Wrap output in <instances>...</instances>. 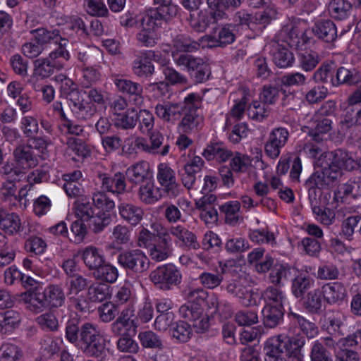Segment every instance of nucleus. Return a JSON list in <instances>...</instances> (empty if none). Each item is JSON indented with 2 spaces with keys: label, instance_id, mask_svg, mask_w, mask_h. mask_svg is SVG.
I'll list each match as a JSON object with an SVG mask.
<instances>
[{
  "label": "nucleus",
  "instance_id": "f257e3e1",
  "mask_svg": "<svg viewBox=\"0 0 361 361\" xmlns=\"http://www.w3.org/2000/svg\"><path fill=\"white\" fill-rule=\"evenodd\" d=\"M305 339L298 336L279 335L269 338L265 343L266 361H303L301 348Z\"/></svg>",
  "mask_w": 361,
  "mask_h": 361
},
{
  "label": "nucleus",
  "instance_id": "f03ea898",
  "mask_svg": "<svg viewBox=\"0 0 361 361\" xmlns=\"http://www.w3.org/2000/svg\"><path fill=\"white\" fill-rule=\"evenodd\" d=\"M318 164L326 175L334 182L341 176L343 169L352 171L358 168L360 164L352 153L338 149L334 153L325 154L319 159Z\"/></svg>",
  "mask_w": 361,
  "mask_h": 361
},
{
  "label": "nucleus",
  "instance_id": "7ed1b4c3",
  "mask_svg": "<svg viewBox=\"0 0 361 361\" xmlns=\"http://www.w3.org/2000/svg\"><path fill=\"white\" fill-rule=\"evenodd\" d=\"M65 300L66 295L61 286L50 284L44 290H37L30 295L29 307L32 311L41 312L47 307L63 306Z\"/></svg>",
  "mask_w": 361,
  "mask_h": 361
},
{
  "label": "nucleus",
  "instance_id": "20e7f679",
  "mask_svg": "<svg viewBox=\"0 0 361 361\" xmlns=\"http://www.w3.org/2000/svg\"><path fill=\"white\" fill-rule=\"evenodd\" d=\"M80 338L85 345L84 351L87 355L104 361L107 350L103 343L101 331L96 324H83L80 328Z\"/></svg>",
  "mask_w": 361,
  "mask_h": 361
},
{
  "label": "nucleus",
  "instance_id": "39448f33",
  "mask_svg": "<svg viewBox=\"0 0 361 361\" xmlns=\"http://www.w3.org/2000/svg\"><path fill=\"white\" fill-rule=\"evenodd\" d=\"M149 279L153 284L162 290H170L179 285L182 275L178 268L172 264H167L157 267L149 274Z\"/></svg>",
  "mask_w": 361,
  "mask_h": 361
},
{
  "label": "nucleus",
  "instance_id": "423d86ee",
  "mask_svg": "<svg viewBox=\"0 0 361 361\" xmlns=\"http://www.w3.org/2000/svg\"><path fill=\"white\" fill-rule=\"evenodd\" d=\"M66 99L71 111L78 119H90L97 111V106L84 97L82 91L73 90L67 93Z\"/></svg>",
  "mask_w": 361,
  "mask_h": 361
},
{
  "label": "nucleus",
  "instance_id": "0eeeda50",
  "mask_svg": "<svg viewBox=\"0 0 361 361\" xmlns=\"http://www.w3.org/2000/svg\"><path fill=\"white\" fill-rule=\"evenodd\" d=\"M118 264L124 269L135 274H142L149 267V260L143 251L139 249L121 252L117 257Z\"/></svg>",
  "mask_w": 361,
  "mask_h": 361
},
{
  "label": "nucleus",
  "instance_id": "6e6552de",
  "mask_svg": "<svg viewBox=\"0 0 361 361\" xmlns=\"http://www.w3.org/2000/svg\"><path fill=\"white\" fill-rule=\"evenodd\" d=\"M157 179L164 194L169 198H176L183 191L176 180L175 171L168 164L161 163L158 165Z\"/></svg>",
  "mask_w": 361,
  "mask_h": 361
},
{
  "label": "nucleus",
  "instance_id": "1a4fd4ad",
  "mask_svg": "<svg viewBox=\"0 0 361 361\" xmlns=\"http://www.w3.org/2000/svg\"><path fill=\"white\" fill-rule=\"evenodd\" d=\"M179 314L192 323L197 333L205 331L209 326V318L204 312L201 305L186 302L179 308Z\"/></svg>",
  "mask_w": 361,
  "mask_h": 361
},
{
  "label": "nucleus",
  "instance_id": "9d476101",
  "mask_svg": "<svg viewBox=\"0 0 361 361\" xmlns=\"http://www.w3.org/2000/svg\"><path fill=\"white\" fill-rule=\"evenodd\" d=\"M334 181L326 175L322 169L314 173L306 181L305 186L308 190V198L311 208L318 206L317 196L319 189L329 186Z\"/></svg>",
  "mask_w": 361,
  "mask_h": 361
},
{
  "label": "nucleus",
  "instance_id": "9b49d317",
  "mask_svg": "<svg viewBox=\"0 0 361 361\" xmlns=\"http://www.w3.org/2000/svg\"><path fill=\"white\" fill-rule=\"evenodd\" d=\"M288 137L289 133L286 128L282 127L274 128L270 132L264 146L266 154L271 159L277 158L281 153V149L287 143Z\"/></svg>",
  "mask_w": 361,
  "mask_h": 361
},
{
  "label": "nucleus",
  "instance_id": "f8f14e48",
  "mask_svg": "<svg viewBox=\"0 0 361 361\" xmlns=\"http://www.w3.org/2000/svg\"><path fill=\"white\" fill-rule=\"evenodd\" d=\"M114 83L119 92L132 97L133 104L140 107L143 104L142 86L136 82L122 78L119 75L114 76Z\"/></svg>",
  "mask_w": 361,
  "mask_h": 361
},
{
  "label": "nucleus",
  "instance_id": "ddd939ff",
  "mask_svg": "<svg viewBox=\"0 0 361 361\" xmlns=\"http://www.w3.org/2000/svg\"><path fill=\"white\" fill-rule=\"evenodd\" d=\"M250 97V92L245 88H240L231 93L229 98L233 101V104L226 115L227 124H231L232 119L238 121L243 118Z\"/></svg>",
  "mask_w": 361,
  "mask_h": 361
},
{
  "label": "nucleus",
  "instance_id": "4468645a",
  "mask_svg": "<svg viewBox=\"0 0 361 361\" xmlns=\"http://www.w3.org/2000/svg\"><path fill=\"white\" fill-rule=\"evenodd\" d=\"M302 33L303 29L299 22H289L281 29L273 41L287 47H295L298 45Z\"/></svg>",
  "mask_w": 361,
  "mask_h": 361
},
{
  "label": "nucleus",
  "instance_id": "2eb2a0df",
  "mask_svg": "<svg viewBox=\"0 0 361 361\" xmlns=\"http://www.w3.org/2000/svg\"><path fill=\"white\" fill-rule=\"evenodd\" d=\"M178 6L169 4L160 6L156 10L151 11L144 17V22L149 26H160L162 21L168 22L176 16Z\"/></svg>",
  "mask_w": 361,
  "mask_h": 361
},
{
  "label": "nucleus",
  "instance_id": "dca6fc26",
  "mask_svg": "<svg viewBox=\"0 0 361 361\" xmlns=\"http://www.w3.org/2000/svg\"><path fill=\"white\" fill-rule=\"evenodd\" d=\"M346 317L340 311L329 310L326 311L320 319L322 327L330 334L341 336V328L344 325Z\"/></svg>",
  "mask_w": 361,
  "mask_h": 361
},
{
  "label": "nucleus",
  "instance_id": "f3484780",
  "mask_svg": "<svg viewBox=\"0 0 361 361\" xmlns=\"http://www.w3.org/2000/svg\"><path fill=\"white\" fill-rule=\"evenodd\" d=\"M183 111V104L178 102H164L155 106L156 115L164 121L172 123L179 120Z\"/></svg>",
  "mask_w": 361,
  "mask_h": 361
},
{
  "label": "nucleus",
  "instance_id": "a211bd4d",
  "mask_svg": "<svg viewBox=\"0 0 361 361\" xmlns=\"http://www.w3.org/2000/svg\"><path fill=\"white\" fill-rule=\"evenodd\" d=\"M152 57H155L154 51L140 52L132 64L133 73L140 78L152 75L154 71V66L150 61Z\"/></svg>",
  "mask_w": 361,
  "mask_h": 361
},
{
  "label": "nucleus",
  "instance_id": "6ab92c4d",
  "mask_svg": "<svg viewBox=\"0 0 361 361\" xmlns=\"http://www.w3.org/2000/svg\"><path fill=\"white\" fill-rule=\"evenodd\" d=\"M13 156L16 164L22 169L24 172L26 169L34 168L38 164L37 158L33 154L32 147L29 145L18 146L13 150Z\"/></svg>",
  "mask_w": 361,
  "mask_h": 361
},
{
  "label": "nucleus",
  "instance_id": "aec40b11",
  "mask_svg": "<svg viewBox=\"0 0 361 361\" xmlns=\"http://www.w3.org/2000/svg\"><path fill=\"white\" fill-rule=\"evenodd\" d=\"M118 210L120 217L133 226L142 221L145 214L141 207L128 202H121L118 205Z\"/></svg>",
  "mask_w": 361,
  "mask_h": 361
},
{
  "label": "nucleus",
  "instance_id": "412c9836",
  "mask_svg": "<svg viewBox=\"0 0 361 361\" xmlns=\"http://www.w3.org/2000/svg\"><path fill=\"white\" fill-rule=\"evenodd\" d=\"M271 52L274 64L281 68L291 67L295 61L293 54L283 44L271 41Z\"/></svg>",
  "mask_w": 361,
  "mask_h": 361
},
{
  "label": "nucleus",
  "instance_id": "4be33fe9",
  "mask_svg": "<svg viewBox=\"0 0 361 361\" xmlns=\"http://www.w3.org/2000/svg\"><path fill=\"white\" fill-rule=\"evenodd\" d=\"M322 293L325 301L330 305L339 304L347 295V290L341 282L328 283L322 288Z\"/></svg>",
  "mask_w": 361,
  "mask_h": 361
},
{
  "label": "nucleus",
  "instance_id": "5701e85b",
  "mask_svg": "<svg viewBox=\"0 0 361 361\" xmlns=\"http://www.w3.org/2000/svg\"><path fill=\"white\" fill-rule=\"evenodd\" d=\"M81 257L86 267L93 271L106 261L102 251L94 246H87L84 248Z\"/></svg>",
  "mask_w": 361,
  "mask_h": 361
},
{
  "label": "nucleus",
  "instance_id": "b1692460",
  "mask_svg": "<svg viewBox=\"0 0 361 361\" xmlns=\"http://www.w3.org/2000/svg\"><path fill=\"white\" fill-rule=\"evenodd\" d=\"M308 135L315 140H322V135L329 133L332 130L333 122L329 117L313 115Z\"/></svg>",
  "mask_w": 361,
  "mask_h": 361
},
{
  "label": "nucleus",
  "instance_id": "393cba45",
  "mask_svg": "<svg viewBox=\"0 0 361 361\" xmlns=\"http://www.w3.org/2000/svg\"><path fill=\"white\" fill-rule=\"evenodd\" d=\"M312 31L316 36L326 42H331L337 37L336 25L331 20L317 22L312 28Z\"/></svg>",
  "mask_w": 361,
  "mask_h": 361
},
{
  "label": "nucleus",
  "instance_id": "a878e982",
  "mask_svg": "<svg viewBox=\"0 0 361 361\" xmlns=\"http://www.w3.org/2000/svg\"><path fill=\"white\" fill-rule=\"evenodd\" d=\"M102 180V188L113 193L121 194L125 191L126 183L124 175L121 173H116L113 177L106 174L100 176Z\"/></svg>",
  "mask_w": 361,
  "mask_h": 361
},
{
  "label": "nucleus",
  "instance_id": "bb28decb",
  "mask_svg": "<svg viewBox=\"0 0 361 361\" xmlns=\"http://www.w3.org/2000/svg\"><path fill=\"white\" fill-rule=\"evenodd\" d=\"M111 295L109 285L100 281L90 283L87 291V297L92 302H102L110 298Z\"/></svg>",
  "mask_w": 361,
  "mask_h": 361
},
{
  "label": "nucleus",
  "instance_id": "cd10ccee",
  "mask_svg": "<svg viewBox=\"0 0 361 361\" xmlns=\"http://www.w3.org/2000/svg\"><path fill=\"white\" fill-rule=\"evenodd\" d=\"M138 195L141 202L145 204H154L165 196L162 190L151 181L140 187Z\"/></svg>",
  "mask_w": 361,
  "mask_h": 361
},
{
  "label": "nucleus",
  "instance_id": "c85d7f7f",
  "mask_svg": "<svg viewBox=\"0 0 361 361\" xmlns=\"http://www.w3.org/2000/svg\"><path fill=\"white\" fill-rule=\"evenodd\" d=\"M67 44L68 40L63 38L58 42V47L52 51L47 57L57 70L63 68L66 62L70 59L69 52L66 49Z\"/></svg>",
  "mask_w": 361,
  "mask_h": 361
},
{
  "label": "nucleus",
  "instance_id": "c756f323",
  "mask_svg": "<svg viewBox=\"0 0 361 361\" xmlns=\"http://www.w3.org/2000/svg\"><path fill=\"white\" fill-rule=\"evenodd\" d=\"M137 111L135 108H130L126 111L117 114L114 118V126L122 130L133 129L138 121Z\"/></svg>",
  "mask_w": 361,
  "mask_h": 361
},
{
  "label": "nucleus",
  "instance_id": "7c9ffc66",
  "mask_svg": "<svg viewBox=\"0 0 361 361\" xmlns=\"http://www.w3.org/2000/svg\"><path fill=\"white\" fill-rule=\"evenodd\" d=\"M118 269L106 261L97 270L93 271L94 278L106 283H114L118 277Z\"/></svg>",
  "mask_w": 361,
  "mask_h": 361
},
{
  "label": "nucleus",
  "instance_id": "2f4dec72",
  "mask_svg": "<svg viewBox=\"0 0 361 361\" xmlns=\"http://www.w3.org/2000/svg\"><path fill=\"white\" fill-rule=\"evenodd\" d=\"M219 209L225 216L226 222L235 225L242 220L240 216V203L238 201H228L220 206Z\"/></svg>",
  "mask_w": 361,
  "mask_h": 361
},
{
  "label": "nucleus",
  "instance_id": "473e14b6",
  "mask_svg": "<svg viewBox=\"0 0 361 361\" xmlns=\"http://www.w3.org/2000/svg\"><path fill=\"white\" fill-rule=\"evenodd\" d=\"M361 81V75L359 72L350 71L344 67H340L336 71V78H331L333 85L348 84L350 85H356Z\"/></svg>",
  "mask_w": 361,
  "mask_h": 361
},
{
  "label": "nucleus",
  "instance_id": "72a5a7b5",
  "mask_svg": "<svg viewBox=\"0 0 361 361\" xmlns=\"http://www.w3.org/2000/svg\"><path fill=\"white\" fill-rule=\"evenodd\" d=\"M352 4L348 0H331L328 11L333 18L341 20L349 16Z\"/></svg>",
  "mask_w": 361,
  "mask_h": 361
},
{
  "label": "nucleus",
  "instance_id": "f704fd0d",
  "mask_svg": "<svg viewBox=\"0 0 361 361\" xmlns=\"http://www.w3.org/2000/svg\"><path fill=\"white\" fill-rule=\"evenodd\" d=\"M212 18V16H210L206 11L200 10L190 13L188 21L194 31L203 32L209 27Z\"/></svg>",
  "mask_w": 361,
  "mask_h": 361
},
{
  "label": "nucleus",
  "instance_id": "c9c22d12",
  "mask_svg": "<svg viewBox=\"0 0 361 361\" xmlns=\"http://www.w3.org/2000/svg\"><path fill=\"white\" fill-rule=\"evenodd\" d=\"M262 312L264 325L269 328H274L280 323L283 318V307L265 305Z\"/></svg>",
  "mask_w": 361,
  "mask_h": 361
},
{
  "label": "nucleus",
  "instance_id": "e433bc0d",
  "mask_svg": "<svg viewBox=\"0 0 361 361\" xmlns=\"http://www.w3.org/2000/svg\"><path fill=\"white\" fill-rule=\"evenodd\" d=\"M74 214L78 219L87 222L95 213L92 203L84 197L78 198L73 204Z\"/></svg>",
  "mask_w": 361,
  "mask_h": 361
},
{
  "label": "nucleus",
  "instance_id": "4c0bfd02",
  "mask_svg": "<svg viewBox=\"0 0 361 361\" xmlns=\"http://www.w3.org/2000/svg\"><path fill=\"white\" fill-rule=\"evenodd\" d=\"M20 322L19 312L11 310L0 313V333L6 334L16 328Z\"/></svg>",
  "mask_w": 361,
  "mask_h": 361
},
{
  "label": "nucleus",
  "instance_id": "58836bf2",
  "mask_svg": "<svg viewBox=\"0 0 361 361\" xmlns=\"http://www.w3.org/2000/svg\"><path fill=\"white\" fill-rule=\"evenodd\" d=\"M0 228L10 235L19 233L22 230V224L19 215L15 212H8L0 223Z\"/></svg>",
  "mask_w": 361,
  "mask_h": 361
},
{
  "label": "nucleus",
  "instance_id": "ea45409f",
  "mask_svg": "<svg viewBox=\"0 0 361 361\" xmlns=\"http://www.w3.org/2000/svg\"><path fill=\"white\" fill-rule=\"evenodd\" d=\"M90 283V281L78 274L68 277L66 281L68 295H78L80 292L87 289Z\"/></svg>",
  "mask_w": 361,
  "mask_h": 361
},
{
  "label": "nucleus",
  "instance_id": "a19ab883",
  "mask_svg": "<svg viewBox=\"0 0 361 361\" xmlns=\"http://www.w3.org/2000/svg\"><path fill=\"white\" fill-rule=\"evenodd\" d=\"M143 28L137 34V40L143 47H152L157 44L159 36L154 30L155 26H149L142 20Z\"/></svg>",
  "mask_w": 361,
  "mask_h": 361
},
{
  "label": "nucleus",
  "instance_id": "79ce46f5",
  "mask_svg": "<svg viewBox=\"0 0 361 361\" xmlns=\"http://www.w3.org/2000/svg\"><path fill=\"white\" fill-rule=\"evenodd\" d=\"M203 123V118L194 109L188 111L181 121V126L185 133L197 131Z\"/></svg>",
  "mask_w": 361,
  "mask_h": 361
},
{
  "label": "nucleus",
  "instance_id": "37998d69",
  "mask_svg": "<svg viewBox=\"0 0 361 361\" xmlns=\"http://www.w3.org/2000/svg\"><path fill=\"white\" fill-rule=\"evenodd\" d=\"M290 317L299 326L300 330L307 338H313L318 335L319 329L314 323L307 320L305 317L297 313L291 312L290 313Z\"/></svg>",
  "mask_w": 361,
  "mask_h": 361
},
{
  "label": "nucleus",
  "instance_id": "c03bdc74",
  "mask_svg": "<svg viewBox=\"0 0 361 361\" xmlns=\"http://www.w3.org/2000/svg\"><path fill=\"white\" fill-rule=\"evenodd\" d=\"M149 171V164L147 162L139 161L126 171V175L130 182L138 183L144 180L147 177Z\"/></svg>",
  "mask_w": 361,
  "mask_h": 361
},
{
  "label": "nucleus",
  "instance_id": "a18cd8bd",
  "mask_svg": "<svg viewBox=\"0 0 361 361\" xmlns=\"http://www.w3.org/2000/svg\"><path fill=\"white\" fill-rule=\"evenodd\" d=\"M23 357L22 349L16 344L6 343L0 348V361H20Z\"/></svg>",
  "mask_w": 361,
  "mask_h": 361
},
{
  "label": "nucleus",
  "instance_id": "49530a36",
  "mask_svg": "<svg viewBox=\"0 0 361 361\" xmlns=\"http://www.w3.org/2000/svg\"><path fill=\"white\" fill-rule=\"evenodd\" d=\"M249 117L257 121H262L266 119L269 114L270 109L267 104L258 100L253 101L247 109Z\"/></svg>",
  "mask_w": 361,
  "mask_h": 361
},
{
  "label": "nucleus",
  "instance_id": "de8ad7c7",
  "mask_svg": "<svg viewBox=\"0 0 361 361\" xmlns=\"http://www.w3.org/2000/svg\"><path fill=\"white\" fill-rule=\"evenodd\" d=\"M322 290L315 289L310 291L304 301L305 309L312 314L320 312L322 307Z\"/></svg>",
  "mask_w": 361,
  "mask_h": 361
},
{
  "label": "nucleus",
  "instance_id": "09e8293b",
  "mask_svg": "<svg viewBox=\"0 0 361 361\" xmlns=\"http://www.w3.org/2000/svg\"><path fill=\"white\" fill-rule=\"evenodd\" d=\"M219 47H225L232 44L236 38L235 26L231 23L225 24L216 31Z\"/></svg>",
  "mask_w": 361,
  "mask_h": 361
},
{
  "label": "nucleus",
  "instance_id": "8fccbe9b",
  "mask_svg": "<svg viewBox=\"0 0 361 361\" xmlns=\"http://www.w3.org/2000/svg\"><path fill=\"white\" fill-rule=\"evenodd\" d=\"M314 280L306 274H299L292 283V292L297 298L302 296L305 291L309 289Z\"/></svg>",
  "mask_w": 361,
  "mask_h": 361
},
{
  "label": "nucleus",
  "instance_id": "3c124183",
  "mask_svg": "<svg viewBox=\"0 0 361 361\" xmlns=\"http://www.w3.org/2000/svg\"><path fill=\"white\" fill-rule=\"evenodd\" d=\"M90 219L87 221V223L95 233L102 231L111 222L110 215L103 211L94 213Z\"/></svg>",
  "mask_w": 361,
  "mask_h": 361
},
{
  "label": "nucleus",
  "instance_id": "603ef678",
  "mask_svg": "<svg viewBox=\"0 0 361 361\" xmlns=\"http://www.w3.org/2000/svg\"><path fill=\"white\" fill-rule=\"evenodd\" d=\"M266 305L283 307L285 300L283 293L279 288L269 286L262 294Z\"/></svg>",
  "mask_w": 361,
  "mask_h": 361
},
{
  "label": "nucleus",
  "instance_id": "864d4df0",
  "mask_svg": "<svg viewBox=\"0 0 361 361\" xmlns=\"http://www.w3.org/2000/svg\"><path fill=\"white\" fill-rule=\"evenodd\" d=\"M66 154L72 155L74 154L78 157H85L90 154V150L87 145L81 140L75 137H68L66 141Z\"/></svg>",
  "mask_w": 361,
  "mask_h": 361
},
{
  "label": "nucleus",
  "instance_id": "5fc2aeb1",
  "mask_svg": "<svg viewBox=\"0 0 361 361\" xmlns=\"http://www.w3.org/2000/svg\"><path fill=\"white\" fill-rule=\"evenodd\" d=\"M174 61L177 66H183L190 73L195 71L205 63L202 59L189 54H180Z\"/></svg>",
  "mask_w": 361,
  "mask_h": 361
},
{
  "label": "nucleus",
  "instance_id": "6e6d98bb",
  "mask_svg": "<svg viewBox=\"0 0 361 361\" xmlns=\"http://www.w3.org/2000/svg\"><path fill=\"white\" fill-rule=\"evenodd\" d=\"M207 306L209 309H214V312L228 317L231 316V312L229 304L226 301H219L218 296L212 293L210 295L208 294L207 297Z\"/></svg>",
  "mask_w": 361,
  "mask_h": 361
},
{
  "label": "nucleus",
  "instance_id": "4d7b16f0",
  "mask_svg": "<svg viewBox=\"0 0 361 361\" xmlns=\"http://www.w3.org/2000/svg\"><path fill=\"white\" fill-rule=\"evenodd\" d=\"M35 38L36 41L42 45L45 43L51 42L58 44V42L63 39L58 30L49 31L44 28H39L35 30Z\"/></svg>",
  "mask_w": 361,
  "mask_h": 361
},
{
  "label": "nucleus",
  "instance_id": "13d9d810",
  "mask_svg": "<svg viewBox=\"0 0 361 361\" xmlns=\"http://www.w3.org/2000/svg\"><path fill=\"white\" fill-rule=\"evenodd\" d=\"M138 338L142 347L146 348L161 349L163 343L160 337L152 331L140 332Z\"/></svg>",
  "mask_w": 361,
  "mask_h": 361
},
{
  "label": "nucleus",
  "instance_id": "bf43d9fd",
  "mask_svg": "<svg viewBox=\"0 0 361 361\" xmlns=\"http://www.w3.org/2000/svg\"><path fill=\"white\" fill-rule=\"evenodd\" d=\"M33 74L42 78H48L56 69L55 66L47 58L35 60Z\"/></svg>",
  "mask_w": 361,
  "mask_h": 361
},
{
  "label": "nucleus",
  "instance_id": "052dcab7",
  "mask_svg": "<svg viewBox=\"0 0 361 361\" xmlns=\"http://www.w3.org/2000/svg\"><path fill=\"white\" fill-rule=\"evenodd\" d=\"M131 233L126 225L118 224L111 231V238L116 245H126L130 241Z\"/></svg>",
  "mask_w": 361,
  "mask_h": 361
},
{
  "label": "nucleus",
  "instance_id": "680f3d73",
  "mask_svg": "<svg viewBox=\"0 0 361 361\" xmlns=\"http://www.w3.org/2000/svg\"><path fill=\"white\" fill-rule=\"evenodd\" d=\"M171 335L179 342H187L192 335L190 325L183 321L178 322L171 329Z\"/></svg>",
  "mask_w": 361,
  "mask_h": 361
},
{
  "label": "nucleus",
  "instance_id": "e2e57ef3",
  "mask_svg": "<svg viewBox=\"0 0 361 361\" xmlns=\"http://www.w3.org/2000/svg\"><path fill=\"white\" fill-rule=\"evenodd\" d=\"M249 238L251 241L257 243H267L271 245L276 244L274 234L264 229H255L249 233Z\"/></svg>",
  "mask_w": 361,
  "mask_h": 361
},
{
  "label": "nucleus",
  "instance_id": "0e129e2a",
  "mask_svg": "<svg viewBox=\"0 0 361 361\" xmlns=\"http://www.w3.org/2000/svg\"><path fill=\"white\" fill-rule=\"evenodd\" d=\"M20 129L26 137H34L39 132L38 121L33 116H23L20 120Z\"/></svg>",
  "mask_w": 361,
  "mask_h": 361
},
{
  "label": "nucleus",
  "instance_id": "69168bd1",
  "mask_svg": "<svg viewBox=\"0 0 361 361\" xmlns=\"http://www.w3.org/2000/svg\"><path fill=\"white\" fill-rule=\"evenodd\" d=\"M37 323L44 331H55L59 327V320L51 312L44 313L36 319Z\"/></svg>",
  "mask_w": 361,
  "mask_h": 361
},
{
  "label": "nucleus",
  "instance_id": "338daca9",
  "mask_svg": "<svg viewBox=\"0 0 361 361\" xmlns=\"http://www.w3.org/2000/svg\"><path fill=\"white\" fill-rule=\"evenodd\" d=\"M340 271L338 267L332 263H324L318 267L317 278L321 280H336L338 279Z\"/></svg>",
  "mask_w": 361,
  "mask_h": 361
},
{
  "label": "nucleus",
  "instance_id": "774afa93",
  "mask_svg": "<svg viewBox=\"0 0 361 361\" xmlns=\"http://www.w3.org/2000/svg\"><path fill=\"white\" fill-rule=\"evenodd\" d=\"M350 347H341L340 341L335 346L334 361H359V356L357 352L349 349Z\"/></svg>",
  "mask_w": 361,
  "mask_h": 361
}]
</instances>
